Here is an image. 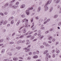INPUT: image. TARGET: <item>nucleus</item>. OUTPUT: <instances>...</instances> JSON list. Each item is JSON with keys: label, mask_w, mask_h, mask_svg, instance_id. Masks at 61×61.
<instances>
[{"label": "nucleus", "mask_w": 61, "mask_h": 61, "mask_svg": "<svg viewBox=\"0 0 61 61\" xmlns=\"http://www.w3.org/2000/svg\"><path fill=\"white\" fill-rule=\"evenodd\" d=\"M21 16L22 18H24L25 17V16L24 15H21Z\"/></svg>", "instance_id": "nucleus-27"}, {"label": "nucleus", "mask_w": 61, "mask_h": 61, "mask_svg": "<svg viewBox=\"0 0 61 61\" xmlns=\"http://www.w3.org/2000/svg\"><path fill=\"white\" fill-rule=\"evenodd\" d=\"M31 57H29L27 58V60H30L31 59Z\"/></svg>", "instance_id": "nucleus-35"}, {"label": "nucleus", "mask_w": 61, "mask_h": 61, "mask_svg": "<svg viewBox=\"0 0 61 61\" xmlns=\"http://www.w3.org/2000/svg\"><path fill=\"white\" fill-rule=\"evenodd\" d=\"M44 46H41L40 47V48L41 49H42V48H43L44 47Z\"/></svg>", "instance_id": "nucleus-31"}, {"label": "nucleus", "mask_w": 61, "mask_h": 61, "mask_svg": "<svg viewBox=\"0 0 61 61\" xmlns=\"http://www.w3.org/2000/svg\"><path fill=\"white\" fill-rule=\"evenodd\" d=\"M46 61H48V57L47 56H46L45 58Z\"/></svg>", "instance_id": "nucleus-21"}, {"label": "nucleus", "mask_w": 61, "mask_h": 61, "mask_svg": "<svg viewBox=\"0 0 61 61\" xmlns=\"http://www.w3.org/2000/svg\"><path fill=\"white\" fill-rule=\"evenodd\" d=\"M28 54L30 56L32 55V52H29L28 53Z\"/></svg>", "instance_id": "nucleus-28"}, {"label": "nucleus", "mask_w": 61, "mask_h": 61, "mask_svg": "<svg viewBox=\"0 0 61 61\" xmlns=\"http://www.w3.org/2000/svg\"><path fill=\"white\" fill-rule=\"evenodd\" d=\"M31 46V45H29L27 47L28 48H30V47Z\"/></svg>", "instance_id": "nucleus-49"}, {"label": "nucleus", "mask_w": 61, "mask_h": 61, "mask_svg": "<svg viewBox=\"0 0 61 61\" xmlns=\"http://www.w3.org/2000/svg\"><path fill=\"white\" fill-rule=\"evenodd\" d=\"M18 7V5H14L12 6V7L14 9H15L17 8Z\"/></svg>", "instance_id": "nucleus-4"}, {"label": "nucleus", "mask_w": 61, "mask_h": 61, "mask_svg": "<svg viewBox=\"0 0 61 61\" xmlns=\"http://www.w3.org/2000/svg\"><path fill=\"white\" fill-rule=\"evenodd\" d=\"M49 53H47L46 54V56H47L48 57V55H49Z\"/></svg>", "instance_id": "nucleus-61"}, {"label": "nucleus", "mask_w": 61, "mask_h": 61, "mask_svg": "<svg viewBox=\"0 0 61 61\" xmlns=\"http://www.w3.org/2000/svg\"><path fill=\"white\" fill-rule=\"evenodd\" d=\"M18 4H19V2L18 1L16 2L15 3L16 5H18Z\"/></svg>", "instance_id": "nucleus-45"}, {"label": "nucleus", "mask_w": 61, "mask_h": 61, "mask_svg": "<svg viewBox=\"0 0 61 61\" xmlns=\"http://www.w3.org/2000/svg\"><path fill=\"white\" fill-rule=\"evenodd\" d=\"M52 39V37L51 36L49 37L48 38V40H51Z\"/></svg>", "instance_id": "nucleus-26"}, {"label": "nucleus", "mask_w": 61, "mask_h": 61, "mask_svg": "<svg viewBox=\"0 0 61 61\" xmlns=\"http://www.w3.org/2000/svg\"><path fill=\"white\" fill-rule=\"evenodd\" d=\"M36 61H41V60L40 59H38L36 60Z\"/></svg>", "instance_id": "nucleus-63"}, {"label": "nucleus", "mask_w": 61, "mask_h": 61, "mask_svg": "<svg viewBox=\"0 0 61 61\" xmlns=\"http://www.w3.org/2000/svg\"><path fill=\"white\" fill-rule=\"evenodd\" d=\"M61 25V22H60L58 24V26H60Z\"/></svg>", "instance_id": "nucleus-39"}, {"label": "nucleus", "mask_w": 61, "mask_h": 61, "mask_svg": "<svg viewBox=\"0 0 61 61\" xmlns=\"http://www.w3.org/2000/svg\"><path fill=\"white\" fill-rule=\"evenodd\" d=\"M48 4H47V3H46L45 5V7H47V5Z\"/></svg>", "instance_id": "nucleus-54"}, {"label": "nucleus", "mask_w": 61, "mask_h": 61, "mask_svg": "<svg viewBox=\"0 0 61 61\" xmlns=\"http://www.w3.org/2000/svg\"><path fill=\"white\" fill-rule=\"evenodd\" d=\"M24 36L23 35H21L20 37V38H22V37H23Z\"/></svg>", "instance_id": "nucleus-60"}, {"label": "nucleus", "mask_w": 61, "mask_h": 61, "mask_svg": "<svg viewBox=\"0 0 61 61\" xmlns=\"http://www.w3.org/2000/svg\"><path fill=\"white\" fill-rule=\"evenodd\" d=\"M23 50H25V52H26L27 53L28 52H29V51H30V48H27V47H25L23 49Z\"/></svg>", "instance_id": "nucleus-1"}, {"label": "nucleus", "mask_w": 61, "mask_h": 61, "mask_svg": "<svg viewBox=\"0 0 61 61\" xmlns=\"http://www.w3.org/2000/svg\"><path fill=\"white\" fill-rule=\"evenodd\" d=\"M30 21L31 22V23H32L33 22V18H31V19Z\"/></svg>", "instance_id": "nucleus-42"}, {"label": "nucleus", "mask_w": 61, "mask_h": 61, "mask_svg": "<svg viewBox=\"0 0 61 61\" xmlns=\"http://www.w3.org/2000/svg\"><path fill=\"white\" fill-rule=\"evenodd\" d=\"M21 47L20 46H18L16 47L15 48L16 49H17L18 50H19L20 49H21Z\"/></svg>", "instance_id": "nucleus-9"}, {"label": "nucleus", "mask_w": 61, "mask_h": 61, "mask_svg": "<svg viewBox=\"0 0 61 61\" xmlns=\"http://www.w3.org/2000/svg\"><path fill=\"white\" fill-rule=\"evenodd\" d=\"M26 32V29H24L23 30V33H25Z\"/></svg>", "instance_id": "nucleus-18"}, {"label": "nucleus", "mask_w": 61, "mask_h": 61, "mask_svg": "<svg viewBox=\"0 0 61 61\" xmlns=\"http://www.w3.org/2000/svg\"><path fill=\"white\" fill-rule=\"evenodd\" d=\"M0 15H1L2 16H4L5 15L3 13H0Z\"/></svg>", "instance_id": "nucleus-24"}, {"label": "nucleus", "mask_w": 61, "mask_h": 61, "mask_svg": "<svg viewBox=\"0 0 61 61\" xmlns=\"http://www.w3.org/2000/svg\"><path fill=\"white\" fill-rule=\"evenodd\" d=\"M50 20V19H48L46 20V22H49V21Z\"/></svg>", "instance_id": "nucleus-59"}, {"label": "nucleus", "mask_w": 61, "mask_h": 61, "mask_svg": "<svg viewBox=\"0 0 61 61\" xmlns=\"http://www.w3.org/2000/svg\"><path fill=\"white\" fill-rule=\"evenodd\" d=\"M10 25L9 24H8L7 25V26L8 27H10Z\"/></svg>", "instance_id": "nucleus-44"}, {"label": "nucleus", "mask_w": 61, "mask_h": 61, "mask_svg": "<svg viewBox=\"0 0 61 61\" xmlns=\"http://www.w3.org/2000/svg\"><path fill=\"white\" fill-rule=\"evenodd\" d=\"M31 36H32L31 35H29L27 36H26V38H30Z\"/></svg>", "instance_id": "nucleus-12"}, {"label": "nucleus", "mask_w": 61, "mask_h": 61, "mask_svg": "<svg viewBox=\"0 0 61 61\" xmlns=\"http://www.w3.org/2000/svg\"><path fill=\"white\" fill-rule=\"evenodd\" d=\"M20 22H21V21L20 20H18L16 24L17 25H19V24L20 23Z\"/></svg>", "instance_id": "nucleus-10"}, {"label": "nucleus", "mask_w": 61, "mask_h": 61, "mask_svg": "<svg viewBox=\"0 0 61 61\" xmlns=\"http://www.w3.org/2000/svg\"><path fill=\"white\" fill-rule=\"evenodd\" d=\"M7 12H5L4 13V14L5 15H7Z\"/></svg>", "instance_id": "nucleus-55"}, {"label": "nucleus", "mask_w": 61, "mask_h": 61, "mask_svg": "<svg viewBox=\"0 0 61 61\" xmlns=\"http://www.w3.org/2000/svg\"><path fill=\"white\" fill-rule=\"evenodd\" d=\"M45 52L46 53H47L48 52V50H45Z\"/></svg>", "instance_id": "nucleus-58"}, {"label": "nucleus", "mask_w": 61, "mask_h": 61, "mask_svg": "<svg viewBox=\"0 0 61 61\" xmlns=\"http://www.w3.org/2000/svg\"><path fill=\"white\" fill-rule=\"evenodd\" d=\"M14 23V20H12L11 21V24H13Z\"/></svg>", "instance_id": "nucleus-48"}, {"label": "nucleus", "mask_w": 61, "mask_h": 61, "mask_svg": "<svg viewBox=\"0 0 61 61\" xmlns=\"http://www.w3.org/2000/svg\"><path fill=\"white\" fill-rule=\"evenodd\" d=\"M48 42L49 43V44H51V43H52V41H48Z\"/></svg>", "instance_id": "nucleus-51"}, {"label": "nucleus", "mask_w": 61, "mask_h": 61, "mask_svg": "<svg viewBox=\"0 0 61 61\" xmlns=\"http://www.w3.org/2000/svg\"><path fill=\"white\" fill-rule=\"evenodd\" d=\"M25 7V4H22L20 5V8L23 9Z\"/></svg>", "instance_id": "nucleus-3"}, {"label": "nucleus", "mask_w": 61, "mask_h": 61, "mask_svg": "<svg viewBox=\"0 0 61 61\" xmlns=\"http://www.w3.org/2000/svg\"><path fill=\"white\" fill-rule=\"evenodd\" d=\"M36 54L37 55H39V51H38V50H36Z\"/></svg>", "instance_id": "nucleus-19"}, {"label": "nucleus", "mask_w": 61, "mask_h": 61, "mask_svg": "<svg viewBox=\"0 0 61 61\" xmlns=\"http://www.w3.org/2000/svg\"><path fill=\"white\" fill-rule=\"evenodd\" d=\"M37 40V39H36L32 41L33 42H34V41H36Z\"/></svg>", "instance_id": "nucleus-57"}, {"label": "nucleus", "mask_w": 61, "mask_h": 61, "mask_svg": "<svg viewBox=\"0 0 61 61\" xmlns=\"http://www.w3.org/2000/svg\"><path fill=\"white\" fill-rule=\"evenodd\" d=\"M25 12L27 15H29L30 13L29 12V10H26L25 11Z\"/></svg>", "instance_id": "nucleus-5"}, {"label": "nucleus", "mask_w": 61, "mask_h": 61, "mask_svg": "<svg viewBox=\"0 0 61 61\" xmlns=\"http://www.w3.org/2000/svg\"><path fill=\"white\" fill-rule=\"evenodd\" d=\"M56 52L57 54H58L59 53V52H60V51H59V50H57L56 51Z\"/></svg>", "instance_id": "nucleus-22"}, {"label": "nucleus", "mask_w": 61, "mask_h": 61, "mask_svg": "<svg viewBox=\"0 0 61 61\" xmlns=\"http://www.w3.org/2000/svg\"><path fill=\"white\" fill-rule=\"evenodd\" d=\"M15 1V0H13L10 2L11 3H14Z\"/></svg>", "instance_id": "nucleus-36"}, {"label": "nucleus", "mask_w": 61, "mask_h": 61, "mask_svg": "<svg viewBox=\"0 0 61 61\" xmlns=\"http://www.w3.org/2000/svg\"><path fill=\"white\" fill-rule=\"evenodd\" d=\"M27 33H28V35H29V34H31L33 33V32H30V31H29L27 32Z\"/></svg>", "instance_id": "nucleus-25"}, {"label": "nucleus", "mask_w": 61, "mask_h": 61, "mask_svg": "<svg viewBox=\"0 0 61 61\" xmlns=\"http://www.w3.org/2000/svg\"><path fill=\"white\" fill-rule=\"evenodd\" d=\"M26 20H25V19H24L22 20V23H24V22H25V21Z\"/></svg>", "instance_id": "nucleus-34"}, {"label": "nucleus", "mask_w": 61, "mask_h": 61, "mask_svg": "<svg viewBox=\"0 0 61 61\" xmlns=\"http://www.w3.org/2000/svg\"><path fill=\"white\" fill-rule=\"evenodd\" d=\"M44 37V36H42L41 37V38H40V40H41V39H42Z\"/></svg>", "instance_id": "nucleus-43"}, {"label": "nucleus", "mask_w": 61, "mask_h": 61, "mask_svg": "<svg viewBox=\"0 0 61 61\" xmlns=\"http://www.w3.org/2000/svg\"><path fill=\"white\" fill-rule=\"evenodd\" d=\"M9 21H11V20H12V19H11V18L10 17V18L9 19Z\"/></svg>", "instance_id": "nucleus-62"}, {"label": "nucleus", "mask_w": 61, "mask_h": 61, "mask_svg": "<svg viewBox=\"0 0 61 61\" xmlns=\"http://www.w3.org/2000/svg\"><path fill=\"white\" fill-rule=\"evenodd\" d=\"M9 5V3H6L5 5V6H7L8 5Z\"/></svg>", "instance_id": "nucleus-30"}, {"label": "nucleus", "mask_w": 61, "mask_h": 61, "mask_svg": "<svg viewBox=\"0 0 61 61\" xmlns=\"http://www.w3.org/2000/svg\"><path fill=\"white\" fill-rule=\"evenodd\" d=\"M34 38H35V36H31L30 38V40H33V39H34Z\"/></svg>", "instance_id": "nucleus-23"}, {"label": "nucleus", "mask_w": 61, "mask_h": 61, "mask_svg": "<svg viewBox=\"0 0 61 61\" xmlns=\"http://www.w3.org/2000/svg\"><path fill=\"white\" fill-rule=\"evenodd\" d=\"M33 54L34 55H36V51H34L33 52Z\"/></svg>", "instance_id": "nucleus-29"}, {"label": "nucleus", "mask_w": 61, "mask_h": 61, "mask_svg": "<svg viewBox=\"0 0 61 61\" xmlns=\"http://www.w3.org/2000/svg\"><path fill=\"white\" fill-rule=\"evenodd\" d=\"M9 39H10V38L9 37H7L6 38V40L8 41V40H9Z\"/></svg>", "instance_id": "nucleus-41"}, {"label": "nucleus", "mask_w": 61, "mask_h": 61, "mask_svg": "<svg viewBox=\"0 0 61 61\" xmlns=\"http://www.w3.org/2000/svg\"><path fill=\"white\" fill-rule=\"evenodd\" d=\"M57 8L58 9H59V8H60V6L58 5L57 6Z\"/></svg>", "instance_id": "nucleus-56"}, {"label": "nucleus", "mask_w": 61, "mask_h": 61, "mask_svg": "<svg viewBox=\"0 0 61 61\" xmlns=\"http://www.w3.org/2000/svg\"><path fill=\"white\" fill-rule=\"evenodd\" d=\"M41 9V7H39L37 9V12L38 13L39 12H40V10Z\"/></svg>", "instance_id": "nucleus-14"}, {"label": "nucleus", "mask_w": 61, "mask_h": 61, "mask_svg": "<svg viewBox=\"0 0 61 61\" xmlns=\"http://www.w3.org/2000/svg\"><path fill=\"white\" fill-rule=\"evenodd\" d=\"M38 36H39L38 37H41V36L42 35H40V34H37Z\"/></svg>", "instance_id": "nucleus-38"}, {"label": "nucleus", "mask_w": 61, "mask_h": 61, "mask_svg": "<svg viewBox=\"0 0 61 61\" xmlns=\"http://www.w3.org/2000/svg\"><path fill=\"white\" fill-rule=\"evenodd\" d=\"M52 10H53V8H51L50 9V12H51L52 11Z\"/></svg>", "instance_id": "nucleus-53"}, {"label": "nucleus", "mask_w": 61, "mask_h": 61, "mask_svg": "<svg viewBox=\"0 0 61 61\" xmlns=\"http://www.w3.org/2000/svg\"><path fill=\"white\" fill-rule=\"evenodd\" d=\"M7 61V59H4L3 60V61Z\"/></svg>", "instance_id": "nucleus-64"}, {"label": "nucleus", "mask_w": 61, "mask_h": 61, "mask_svg": "<svg viewBox=\"0 0 61 61\" xmlns=\"http://www.w3.org/2000/svg\"><path fill=\"white\" fill-rule=\"evenodd\" d=\"M5 51V49H2L1 51V53H4Z\"/></svg>", "instance_id": "nucleus-15"}, {"label": "nucleus", "mask_w": 61, "mask_h": 61, "mask_svg": "<svg viewBox=\"0 0 61 61\" xmlns=\"http://www.w3.org/2000/svg\"><path fill=\"white\" fill-rule=\"evenodd\" d=\"M45 11H46L48 10V7H45Z\"/></svg>", "instance_id": "nucleus-17"}, {"label": "nucleus", "mask_w": 61, "mask_h": 61, "mask_svg": "<svg viewBox=\"0 0 61 61\" xmlns=\"http://www.w3.org/2000/svg\"><path fill=\"white\" fill-rule=\"evenodd\" d=\"M56 4H57V3H58L60 1V0H54V1H56Z\"/></svg>", "instance_id": "nucleus-20"}, {"label": "nucleus", "mask_w": 61, "mask_h": 61, "mask_svg": "<svg viewBox=\"0 0 61 61\" xmlns=\"http://www.w3.org/2000/svg\"><path fill=\"white\" fill-rule=\"evenodd\" d=\"M37 35V33H36L34 34V36H36Z\"/></svg>", "instance_id": "nucleus-52"}, {"label": "nucleus", "mask_w": 61, "mask_h": 61, "mask_svg": "<svg viewBox=\"0 0 61 61\" xmlns=\"http://www.w3.org/2000/svg\"><path fill=\"white\" fill-rule=\"evenodd\" d=\"M38 56L37 55H34L33 57V58L34 59H36V58H37Z\"/></svg>", "instance_id": "nucleus-6"}, {"label": "nucleus", "mask_w": 61, "mask_h": 61, "mask_svg": "<svg viewBox=\"0 0 61 61\" xmlns=\"http://www.w3.org/2000/svg\"><path fill=\"white\" fill-rule=\"evenodd\" d=\"M35 19L36 20H38L39 19V18L38 16H36L35 17Z\"/></svg>", "instance_id": "nucleus-32"}, {"label": "nucleus", "mask_w": 61, "mask_h": 61, "mask_svg": "<svg viewBox=\"0 0 61 61\" xmlns=\"http://www.w3.org/2000/svg\"><path fill=\"white\" fill-rule=\"evenodd\" d=\"M28 25H27V24H25V27H26V28H27V27H28Z\"/></svg>", "instance_id": "nucleus-46"}, {"label": "nucleus", "mask_w": 61, "mask_h": 61, "mask_svg": "<svg viewBox=\"0 0 61 61\" xmlns=\"http://www.w3.org/2000/svg\"><path fill=\"white\" fill-rule=\"evenodd\" d=\"M58 17V15H55L53 16L54 18L55 19H56L57 17Z\"/></svg>", "instance_id": "nucleus-11"}, {"label": "nucleus", "mask_w": 61, "mask_h": 61, "mask_svg": "<svg viewBox=\"0 0 61 61\" xmlns=\"http://www.w3.org/2000/svg\"><path fill=\"white\" fill-rule=\"evenodd\" d=\"M41 29H42V30H44V29H45V27H41Z\"/></svg>", "instance_id": "nucleus-50"}, {"label": "nucleus", "mask_w": 61, "mask_h": 61, "mask_svg": "<svg viewBox=\"0 0 61 61\" xmlns=\"http://www.w3.org/2000/svg\"><path fill=\"white\" fill-rule=\"evenodd\" d=\"M3 22H4L3 20H2L0 21V25H2V24H3Z\"/></svg>", "instance_id": "nucleus-16"}, {"label": "nucleus", "mask_w": 61, "mask_h": 61, "mask_svg": "<svg viewBox=\"0 0 61 61\" xmlns=\"http://www.w3.org/2000/svg\"><path fill=\"white\" fill-rule=\"evenodd\" d=\"M33 8L32 7L29 8L28 9L29 10H33Z\"/></svg>", "instance_id": "nucleus-33"}, {"label": "nucleus", "mask_w": 61, "mask_h": 61, "mask_svg": "<svg viewBox=\"0 0 61 61\" xmlns=\"http://www.w3.org/2000/svg\"><path fill=\"white\" fill-rule=\"evenodd\" d=\"M48 33H49V31L48 30L45 32V34H48Z\"/></svg>", "instance_id": "nucleus-47"}, {"label": "nucleus", "mask_w": 61, "mask_h": 61, "mask_svg": "<svg viewBox=\"0 0 61 61\" xmlns=\"http://www.w3.org/2000/svg\"><path fill=\"white\" fill-rule=\"evenodd\" d=\"M56 40V39L55 38H53L52 39V42H55Z\"/></svg>", "instance_id": "nucleus-37"}, {"label": "nucleus", "mask_w": 61, "mask_h": 61, "mask_svg": "<svg viewBox=\"0 0 61 61\" xmlns=\"http://www.w3.org/2000/svg\"><path fill=\"white\" fill-rule=\"evenodd\" d=\"M55 52V50H53L52 51V53H54Z\"/></svg>", "instance_id": "nucleus-40"}, {"label": "nucleus", "mask_w": 61, "mask_h": 61, "mask_svg": "<svg viewBox=\"0 0 61 61\" xmlns=\"http://www.w3.org/2000/svg\"><path fill=\"white\" fill-rule=\"evenodd\" d=\"M51 2H52V0H49L47 1V3L48 5H49V4H50L51 3Z\"/></svg>", "instance_id": "nucleus-7"}, {"label": "nucleus", "mask_w": 61, "mask_h": 61, "mask_svg": "<svg viewBox=\"0 0 61 61\" xmlns=\"http://www.w3.org/2000/svg\"><path fill=\"white\" fill-rule=\"evenodd\" d=\"M43 45L45 46H48V47H50V45H49L48 43H46V42H44L43 43Z\"/></svg>", "instance_id": "nucleus-2"}, {"label": "nucleus", "mask_w": 61, "mask_h": 61, "mask_svg": "<svg viewBox=\"0 0 61 61\" xmlns=\"http://www.w3.org/2000/svg\"><path fill=\"white\" fill-rule=\"evenodd\" d=\"M18 58L15 57L13 59V60L14 61H17L18 60Z\"/></svg>", "instance_id": "nucleus-13"}, {"label": "nucleus", "mask_w": 61, "mask_h": 61, "mask_svg": "<svg viewBox=\"0 0 61 61\" xmlns=\"http://www.w3.org/2000/svg\"><path fill=\"white\" fill-rule=\"evenodd\" d=\"M7 23V21L6 20H5L3 22V23L2 24L3 25H5Z\"/></svg>", "instance_id": "nucleus-8"}]
</instances>
